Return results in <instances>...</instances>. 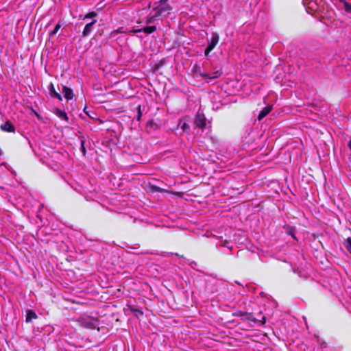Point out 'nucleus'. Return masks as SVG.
<instances>
[{
	"label": "nucleus",
	"mask_w": 351,
	"mask_h": 351,
	"mask_svg": "<svg viewBox=\"0 0 351 351\" xmlns=\"http://www.w3.org/2000/svg\"><path fill=\"white\" fill-rule=\"evenodd\" d=\"M62 93L64 94V97H65V99H66V100L69 101V100H71L73 99V90L71 88H70L66 86H63Z\"/></svg>",
	"instance_id": "9"
},
{
	"label": "nucleus",
	"mask_w": 351,
	"mask_h": 351,
	"mask_svg": "<svg viewBox=\"0 0 351 351\" xmlns=\"http://www.w3.org/2000/svg\"><path fill=\"white\" fill-rule=\"evenodd\" d=\"M348 147H349V148H350V150H351V140H350V141H349V143H348Z\"/></svg>",
	"instance_id": "23"
},
{
	"label": "nucleus",
	"mask_w": 351,
	"mask_h": 351,
	"mask_svg": "<svg viewBox=\"0 0 351 351\" xmlns=\"http://www.w3.org/2000/svg\"><path fill=\"white\" fill-rule=\"evenodd\" d=\"M339 1L343 3L345 0H339Z\"/></svg>",
	"instance_id": "27"
},
{
	"label": "nucleus",
	"mask_w": 351,
	"mask_h": 351,
	"mask_svg": "<svg viewBox=\"0 0 351 351\" xmlns=\"http://www.w3.org/2000/svg\"><path fill=\"white\" fill-rule=\"evenodd\" d=\"M97 22V20L94 19L90 23H87L82 32V37H87L93 30V25Z\"/></svg>",
	"instance_id": "5"
},
{
	"label": "nucleus",
	"mask_w": 351,
	"mask_h": 351,
	"mask_svg": "<svg viewBox=\"0 0 351 351\" xmlns=\"http://www.w3.org/2000/svg\"><path fill=\"white\" fill-rule=\"evenodd\" d=\"M272 110L271 106H267L264 108L261 111H260L259 114L258 116V119L261 121L265 117H266Z\"/></svg>",
	"instance_id": "11"
},
{
	"label": "nucleus",
	"mask_w": 351,
	"mask_h": 351,
	"mask_svg": "<svg viewBox=\"0 0 351 351\" xmlns=\"http://www.w3.org/2000/svg\"><path fill=\"white\" fill-rule=\"evenodd\" d=\"M54 113L60 119L64 120L66 121H69V117H68L66 113L64 111H63V110H60L59 108H56L54 110Z\"/></svg>",
	"instance_id": "12"
},
{
	"label": "nucleus",
	"mask_w": 351,
	"mask_h": 351,
	"mask_svg": "<svg viewBox=\"0 0 351 351\" xmlns=\"http://www.w3.org/2000/svg\"><path fill=\"white\" fill-rule=\"evenodd\" d=\"M219 40V34L216 32L212 34L210 40L208 41V45L205 49L204 54L208 56L209 53L215 47Z\"/></svg>",
	"instance_id": "3"
},
{
	"label": "nucleus",
	"mask_w": 351,
	"mask_h": 351,
	"mask_svg": "<svg viewBox=\"0 0 351 351\" xmlns=\"http://www.w3.org/2000/svg\"><path fill=\"white\" fill-rule=\"evenodd\" d=\"M136 311L138 313H139L140 314H141V315L143 314V312H142V311H139V310H136Z\"/></svg>",
	"instance_id": "24"
},
{
	"label": "nucleus",
	"mask_w": 351,
	"mask_h": 351,
	"mask_svg": "<svg viewBox=\"0 0 351 351\" xmlns=\"http://www.w3.org/2000/svg\"><path fill=\"white\" fill-rule=\"evenodd\" d=\"M194 123L196 127L203 128L206 125V118L204 114L198 112L195 117Z\"/></svg>",
	"instance_id": "4"
},
{
	"label": "nucleus",
	"mask_w": 351,
	"mask_h": 351,
	"mask_svg": "<svg viewBox=\"0 0 351 351\" xmlns=\"http://www.w3.org/2000/svg\"><path fill=\"white\" fill-rule=\"evenodd\" d=\"M60 27H61V25L59 23L55 26L54 29L50 32L49 36H53L54 35H56Z\"/></svg>",
	"instance_id": "17"
},
{
	"label": "nucleus",
	"mask_w": 351,
	"mask_h": 351,
	"mask_svg": "<svg viewBox=\"0 0 351 351\" xmlns=\"http://www.w3.org/2000/svg\"><path fill=\"white\" fill-rule=\"evenodd\" d=\"M168 0H160L155 3L153 9L154 14H150L147 18L146 23L147 24L154 23L156 20L160 19L168 16L172 11V7L167 3Z\"/></svg>",
	"instance_id": "1"
},
{
	"label": "nucleus",
	"mask_w": 351,
	"mask_h": 351,
	"mask_svg": "<svg viewBox=\"0 0 351 351\" xmlns=\"http://www.w3.org/2000/svg\"><path fill=\"white\" fill-rule=\"evenodd\" d=\"M97 14L95 12H91L85 15L84 19H93L97 16Z\"/></svg>",
	"instance_id": "18"
},
{
	"label": "nucleus",
	"mask_w": 351,
	"mask_h": 351,
	"mask_svg": "<svg viewBox=\"0 0 351 351\" xmlns=\"http://www.w3.org/2000/svg\"><path fill=\"white\" fill-rule=\"evenodd\" d=\"M178 126L181 128L183 132L189 133L190 131V125L184 121V119L179 120Z\"/></svg>",
	"instance_id": "10"
},
{
	"label": "nucleus",
	"mask_w": 351,
	"mask_h": 351,
	"mask_svg": "<svg viewBox=\"0 0 351 351\" xmlns=\"http://www.w3.org/2000/svg\"><path fill=\"white\" fill-rule=\"evenodd\" d=\"M265 322V317H263V323L264 324Z\"/></svg>",
	"instance_id": "25"
},
{
	"label": "nucleus",
	"mask_w": 351,
	"mask_h": 351,
	"mask_svg": "<svg viewBox=\"0 0 351 351\" xmlns=\"http://www.w3.org/2000/svg\"><path fill=\"white\" fill-rule=\"evenodd\" d=\"M222 75L221 70H217L212 73H206L204 80H206L207 82H210L212 80L217 79L219 77Z\"/></svg>",
	"instance_id": "6"
},
{
	"label": "nucleus",
	"mask_w": 351,
	"mask_h": 351,
	"mask_svg": "<svg viewBox=\"0 0 351 351\" xmlns=\"http://www.w3.org/2000/svg\"><path fill=\"white\" fill-rule=\"evenodd\" d=\"M156 30V27L155 25H152V26H147V27H145L141 28V29H133L132 32L134 33L144 32L145 34H150L154 32Z\"/></svg>",
	"instance_id": "7"
},
{
	"label": "nucleus",
	"mask_w": 351,
	"mask_h": 351,
	"mask_svg": "<svg viewBox=\"0 0 351 351\" xmlns=\"http://www.w3.org/2000/svg\"><path fill=\"white\" fill-rule=\"evenodd\" d=\"M193 71L196 75H199L202 77L203 79H204L206 73L202 72L199 66L195 65L193 67Z\"/></svg>",
	"instance_id": "15"
},
{
	"label": "nucleus",
	"mask_w": 351,
	"mask_h": 351,
	"mask_svg": "<svg viewBox=\"0 0 351 351\" xmlns=\"http://www.w3.org/2000/svg\"><path fill=\"white\" fill-rule=\"evenodd\" d=\"M344 245L346 247V248L347 249V250L351 254V237H348L345 243H344Z\"/></svg>",
	"instance_id": "16"
},
{
	"label": "nucleus",
	"mask_w": 351,
	"mask_h": 351,
	"mask_svg": "<svg viewBox=\"0 0 351 351\" xmlns=\"http://www.w3.org/2000/svg\"><path fill=\"white\" fill-rule=\"evenodd\" d=\"M77 322L82 327L89 329H94L99 326V321L97 318H93L86 315L80 316Z\"/></svg>",
	"instance_id": "2"
},
{
	"label": "nucleus",
	"mask_w": 351,
	"mask_h": 351,
	"mask_svg": "<svg viewBox=\"0 0 351 351\" xmlns=\"http://www.w3.org/2000/svg\"><path fill=\"white\" fill-rule=\"evenodd\" d=\"M49 94L52 97L57 98L58 99H59L60 101L62 100L61 95L56 91L53 84H50V85L49 86Z\"/></svg>",
	"instance_id": "13"
},
{
	"label": "nucleus",
	"mask_w": 351,
	"mask_h": 351,
	"mask_svg": "<svg viewBox=\"0 0 351 351\" xmlns=\"http://www.w3.org/2000/svg\"><path fill=\"white\" fill-rule=\"evenodd\" d=\"M81 152L83 154L84 156H85L86 154V148H85V141L84 140H82L81 141Z\"/></svg>",
	"instance_id": "20"
},
{
	"label": "nucleus",
	"mask_w": 351,
	"mask_h": 351,
	"mask_svg": "<svg viewBox=\"0 0 351 351\" xmlns=\"http://www.w3.org/2000/svg\"><path fill=\"white\" fill-rule=\"evenodd\" d=\"M138 112H137V120L138 121H140L141 119V117L142 116V112H141V106H138Z\"/></svg>",
	"instance_id": "21"
},
{
	"label": "nucleus",
	"mask_w": 351,
	"mask_h": 351,
	"mask_svg": "<svg viewBox=\"0 0 351 351\" xmlns=\"http://www.w3.org/2000/svg\"><path fill=\"white\" fill-rule=\"evenodd\" d=\"M37 318V315L32 310H28L26 313V322H31L32 319H35Z\"/></svg>",
	"instance_id": "14"
},
{
	"label": "nucleus",
	"mask_w": 351,
	"mask_h": 351,
	"mask_svg": "<svg viewBox=\"0 0 351 351\" xmlns=\"http://www.w3.org/2000/svg\"><path fill=\"white\" fill-rule=\"evenodd\" d=\"M197 265V263L195 262V261H192L191 263H190V265L191 267H193V265Z\"/></svg>",
	"instance_id": "22"
},
{
	"label": "nucleus",
	"mask_w": 351,
	"mask_h": 351,
	"mask_svg": "<svg viewBox=\"0 0 351 351\" xmlns=\"http://www.w3.org/2000/svg\"><path fill=\"white\" fill-rule=\"evenodd\" d=\"M343 3L344 4L345 10L347 12H351V4H350L349 3L346 2V1H344Z\"/></svg>",
	"instance_id": "19"
},
{
	"label": "nucleus",
	"mask_w": 351,
	"mask_h": 351,
	"mask_svg": "<svg viewBox=\"0 0 351 351\" xmlns=\"http://www.w3.org/2000/svg\"><path fill=\"white\" fill-rule=\"evenodd\" d=\"M0 129L6 132H14L15 127L11 123L10 121H8L5 123L0 125Z\"/></svg>",
	"instance_id": "8"
},
{
	"label": "nucleus",
	"mask_w": 351,
	"mask_h": 351,
	"mask_svg": "<svg viewBox=\"0 0 351 351\" xmlns=\"http://www.w3.org/2000/svg\"><path fill=\"white\" fill-rule=\"evenodd\" d=\"M176 256L180 257V258H182L183 256H180L178 254H176Z\"/></svg>",
	"instance_id": "26"
}]
</instances>
